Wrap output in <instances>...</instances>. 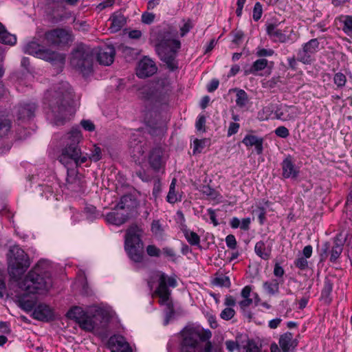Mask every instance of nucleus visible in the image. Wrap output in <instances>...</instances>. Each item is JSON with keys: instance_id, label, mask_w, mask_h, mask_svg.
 I'll return each mask as SVG.
<instances>
[{"instance_id": "nucleus-60", "label": "nucleus", "mask_w": 352, "mask_h": 352, "mask_svg": "<svg viewBox=\"0 0 352 352\" xmlns=\"http://www.w3.org/2000/svg\"><path fill=\"white\" fill-rule=\"evenodd\" d=\"M239 128V125L237 123L232 122L230 123L228 131V135L231 136L235 133H237Z\"/></svg>"}, {"instance_id": "nucleus-40", "label": "nucleus", "mask_w": 352, "mask_h": 352, "mask_svg": "<svg viewBox=\"0 0 352 352\" xmlns=\"http://www.w3.org/2000/svg\"><path fill=\"white\" fill-rule=\"evenodd\" d=\"M342 22L344 24L342 28L343 31L347 34L351 35L352 34V16H344Z\"/></svg>"}, {"instance_id": "nucleus-17", "label": "nucleus", "mask_w": 352, "mask_h": 352, "mask_svg": "<svg viewBox=\"0 0 352 352\" xmlns=\"http://www.w3.org/2000/svg\"><path fill=\"white\" fill-rule=\"evenodd\" d=\"M116 50L112 45L100 48L97 53V59L100 64L110 65L114 60Z\"/></svg>"}, {"instance_id": "nucleus-24", "label": "nucleus", "mask_w": 352, "mask_h": 352, "mask_svg": "<svg viewBox=\"0 0 352 352\" xmlns=\"http://www.w3.org/2000/svg\"><path fill=\"white\" fill-rule=\"evenodd\" d=\"M279 345L283 352H289L297 346V342L293 338V334L286 332L280 336Z\"/></svg>"}, {"instance_id": "nucleus-7", "label": "nucleus", "mask_w": 352, "mask_h": 352, "mask_svg": "<svg viewBox=\"0 0 352 352\" xmlns=\"http://www.w3.org/2000/svg\"><path fill=\"white\" fill-rule=\"evenodd\" d=\"M142 230L136 225L130 226L125 234L124 248L130 258L140 263L143 258V243L140 239Z\"/></svg>"}, {"instance_id": "nucleus-41", "label": "nucleus", "mask_w": 352, "mask_h": 352, "mask_svg": "<svg viewBox=\"0 0 352 352\" xmlns=\"http://www.w3.org/2000/svg\"><path fill=\"white\" fill-rule=\"evenodd\" d=\"M213 283L221 287H229L230 286V278L228 276L225 275H221L216 277L213 280Z\"/></svg>"}, {"instance_id": "nucleus-49", "label": "nucleus", "mask_w": 352, "mask_h": 352, "mask_svg": "<svg viewBox=\"0 0 352 352\" xmlns=\"http://www.w3.org/2000/svg\"><path fill=\"white\" fill-rule=\"evenodd\" d=\"M146 252L150 256H160L161 250L153 245H149L146 248Z\"/></svg>"}, {"instance_id": "nucleus-61", "label": "nucleus", "mask_w": 352, "mask_h": 352, "mask_svg": "<svg viewBox=\"0 0 352 352\" xmlns=\"http://www.w3.org/2000/svg\"><path fill=\"white\" fill-rule=\"evenodd\" d=\"M199 336H200V341L204 342L206 340H208L211 336L212 333L209 330L204 331H199Z\"/></svg>"}, {"instance_id": "nucleus-54", "label": "nucleus", "mask_w": 352, "mask_h": 352, "mask_svg": "<svg viewBox=\"0 0 352 352\" xmlns=\"http://www.w3.org/2000/svg\"><path fill=\"white\" fill-rule=\"evenodd\" d=\"M151 230L155 234H160L162 232V228L160 221L155 220L151 224Z\"/></svg>"}, {"instance_id": "nucleus-4", "label": "nucleus", "mask_w": 352, "mask_h": 352, "mask_svg": "<svg viewBox=\"0 0 352 352\" xmlns=\"http://www.w3.org/2000/svg\"><path fill=\"white\" fill-rule=\"evenodd\" d=\"M104 315V311L98 306H91L86 311L81 307H74L67 314L69 318L75 320L80 328L87 331L98 327Z\"/></svg>"}, {"instance_id": "nucleus-18", "label": "nucleus", "mask_w": 352, "mask_h": 352, "mask_svg": "<svg viewBox=\"0 0 352 352\" xmlns=\"http://www.w3.org/2000/svg\"><path fill=\"white\" fill-rule=\"evenodd\" d=\"M130 217L127 212L120 210L117 208V206H116L113 211L106 214V220L109 223L120 226L126 222Z\"/></svg>"}, {"instance_id": "nucleus-56", "label": "nucleus", "mask_w": 352, "mask_h": 352, "mask_svg": "<svg viewBox=\"0 0 352 352\" xmlns=\"http://www.w3.org/2000/svg\"><path fill=\"white\" fill-rule=\"evenodd\" d=\"M206 118L204 116H199L196 121L195 126L198 131H204Z\"/></svg>"}, {"instance_id": "nucleus-33", "label": "nucleus", "mask_w": 352, "mask_h": 352, "mask_svg": "<svg viewBox=\"0 0 352 352\" xmlns=\"http://www.w3.org/2000/svg\"><path fill=\"white\" fill-rule=\"evenodd\" d=\"M333 289V283L329 279L326 278L324 281V286L322 289L321 296L327 302H331L330 296Z\"/></svg>"}, {"instance_id": "nucleus-1", "label": "nucleus", "mask_w": 352, "mask_h": 352, "mask_svg": "<svg viewBox=\"0 0 352 352\" xmlns=\"http://www.w3.org/2000/svg\"><path fill=\"white\" fill-rule=\"evenodd\" d=\"M82 140V135L78 128H73L63 137V147L59 157V161L66 167L72 164L77 167L87 162L89 158L91 161L98 162L102 156V149L94 144L90 150L89 156L82 155L78 144Z\"/></svg>"}, {"instance_id": "nucleus-31", "label": "nucleus", "mask_w": 352, "mask_h": 352, "mask_svg": "<svg viewBox=\"0 0 352 352\" xmlns=\"http://www.w3.org/2000/svg\"><path fill=\"white\" fill-rule=\"evenodd\" d=\"M16 42V36L8 32L3 25L0 23V43L8 45H14Z\"/></svg>"}, {"instance_id": "nucleus-32", "label": "nucleus", "mask_w": 352, "mask_h": 352, "mask_svg": "<svg viewBox=\"0 0 352 352\" xmlns=\"http://www.w3.org/2000/svg\"><path fill=\"white\" fill-rule=\"evenodd\" d=\"M126 341L125 338L120 335H115L111 336L109 340V345L112 352H116V351L121 347Z\"/></svg>"}, {"instance_id": "nucleus-38", "label": "nucleus", "mask_w": 352, "mask_h": 352, "mask_svg": "<svg viewBox=\"0 0 352 352\" xmlns=\"http://www.w3.org/2000/svg\"><path fill=\"white\" fill-rule=\"evenodd\" d=\"M175 185H176V179L174 177L173 179L172 180L170 185L169 192L166 197L167 201L170 204H175L178 200L177 194L175 193Z\"/></svg>"}, {"instance_id": "nucleus-48", "label": "nucleus", "mask_w": 352, "mask_h": 352, "mask_svg": "<svg viewBox=\"0 0 352 352\" xmlns=\"http://www.w3.org/2000/svg\"><path fill=\"white\" fill-rule=\"evenodd\" d=\"M155 18V15L151 12H144L142 15V21L144 24L152 23Z\"/></svg>"}, {"instance_id": "nucleus-59", "label": "nucleus", "mask_w": 352, "mask_h": 352, "mask_svg": "<svg viewBox=\"0 0 352 352\" xmlns=\"http://www.w3.org/2000/svg\"><path fill=\"white\" fill-rule=\"evenodd\" d=\"M252 298H245L239 302V305L243 311H245L246 308H248L252 304Z\"/></svg>"}, {"instance_id": "nucleus-22", "label": "nucleus", "mask_w": 352, "mask_h": 352, "mask_svg": "<svg viewBox=\"0 0 352 352\" xmlns=\"http://www.w3.org/2000/svg\"><path fill=\"white\" fill-rule=\"evenodd\" d=\"M166 156L160 148L153 149L149 156V164L155 170L164 166Z\"/></svg>"}, {"instance_id": "nucleus-42", "label": "nucleus", "mask_w": 352, "mask_h": 352, "mask_svg": "<svg viewBox=\"0 0 352 352\" xmlns=\"http://www.w3.org/2000/svg\"><path fill=\"white\" fill-rule=\"evenodd\" d=\"M334 83L338 87H342L346 82V76L342 73H336L333 78Z\"/></svg>"}, {"instance_id": "nucleus-46", "label": "nucleus", "mask_w": 352, "mask_h": 352, "mask_svg": "<svg viewBox=\"0 0 352 352\" xmlns=\"http://www.w3.org/2000/svg\"><path fill=\"white\" fill-rule=\"evenodd\" d=\"M246 352H260V349L257 344L253 342L248 340L247 344L243 346Z\"/></svg>"}, {"instance_id": "nucleus-27", "label": "nucleus", "mask_w": 352, "mask_h": 352, "mask_svg": "<svg viewBox=\"0 0 352 352\" xmlns=\"http://www.w3.org/2000/svg\"><path fill=\"white\" fill-rule=\"evenodd\" d=\"M111 25L109 30L111 32H117L125 25L126 19L124 15L121 14H114L110 19Z\"/></svg>"}, {"instance_id": "nucleus-28", "label": "nucleus", "mask_w": 352, "mask_h": 352, "mask_svg": "<svg viewBox=\"0 0 352 352\" xmlns=\"http://www.w3.org/2000/svg\"><path fill=\"white\" fill-rule=\"evenodd\" d=\"M254 251L259 257L267 260L270 257L272 249L270 246L266 245L263 241H259L255 245Z\"/></svg>"}, {"instance_id": "nucleus-20", "label": "nucleus", "mask_w": 352, "mask_h": 352, "mask_svg": "<svg viewBox=\"0 0 352 352\" xmlns=\"http://www.w3.org/2000/svg\"><path fill=\"white\" fill-rule=\"evenodd\" d=\"M34 318L41 321H49L53 319L54 315L51 308L45 304L38 305L34 310Z\"/></svg>"}, {"instance_id": "nucleus-13", "label": "nucleus", "mask_w": 352, "mask_h": 352, "mask_svg": "<svg viewBox=\"0 0 352 352\" xmlns=\"http://www.w3.org/2000/svg\"><path fill=\"white\" fill-rule=\"evenodd\" d=\"M319 50V42L313 38L305 43L298 52L297 59L304 64H310L314 60V55Z\"/></svg>"}, {"instance_id": "nucleus-29", "label": "nucleus", "mask_w": 352, "mask_h": 352, "mask_svg": "<svg viewBox=\"0 0 352 352\" xmlns=\"http://www.w3.org/2000/svg\"><path fill=\"white\" fill-rule=\"evenodd\" d=\"M12 123L8 115L0 111V138L6 135L11 129Z\"/></svg>"}, {"instance_id": "nucleus-57", "label": "nucleus", "mask_w": 352, "mask_h": 352, "mask_svg": "<svg viewBox=\"0 0 352 352\" xmlns=\"http://www.w3.org/2000/svg\"><path fill=\"white\" fill-rule=\"evenodd\" d=\"M81 126L83 127V129L88 131H93L95 130V126L94 123L90 120H82Z\"/></svg>"}, {"instance_id": "nucleus-37", "label": "nucleus", "mask_w": 352, "mask_h": 352, "mask_svg": "<svg viewBox=\"0 0 352 352\" xmlns=\"http://www.w3.org/2000/svg\"><path fill=\"white\" fill-rule=\"evenodd\" d=\"M248 102V97L246 92L243 89H239L236 92V104L239 107H244Z\"/></svg>"}, {"instance_id": "nucleus-44", "label": "nucleus", "mask_w": 352, "mask_h": 352, "mask_svg": "<svg viewBox=\"0 0 352 352\" xmlns=\"http://www.w3.org/2000/svg\"><path fill=\"white\" fill-rule=\"evenodd\" d=\"M294 265L296 267L302 270L308 268V261L307 258L303 256H300L296 258L294 261Z\"/></svg>"}, {"instance_id": "nucleus-51", "label": "nucleus", "mask_w": 352, "mask_h": 352, "mask_svg": "<svg viewBox=\"0 0 352 352\" xmlns=\"http://www.w3.org/2000/svg\"><path fill=\"white\" fill-rule=\"evenodd\" d=\"M274 54V51L272 49L258 48L256 56L258 57L271 56Z\"/></svg>"}, {"instance_id": "nucleus-30", "label": "nucleus", "mask_w": 352, "mask_h": 352, "mask_svg": "<svg viewBox=\"0 0 352 352\" xmlns=\"http://www.w3.org/2000/svg\"><path fill=\"white\" fill-rule=\"evenodd\" d=\"M283 176H296L298 171L290 158H286L282 163Z\"/></svg>"}, {"instance_id": "nucleus-2", "label": "nucleus", "mask_w": 352, "mask_h": 352, "mask_svg": "<svg viewBox=\"0 0 352 352\" xmlns=\"http://www.w3.org/2000/svg\"><path fill=\"white\" fill-rule=\"evenodd\" d=\"M50 263L40 260L19 283V287L28 294H44L52 286Z\"/></svg>"}, {"instance_id": "nucleus-53", "label": "nucleus", "mask_w": 352, "mask_h": 352, "mask_svg": "<svg viewBox=\"0 0 352 352\" xmlns=\"http://www.w3.org/2000/svg\"><path fill=\"white\" fill-rule=\"evenodd\" d=\"M225 344L226 349L230 352H233L234 351L240 349V345L239 343L233 340H227Z\"/></svg>"}, {"instance_id": "nucleus-15", "label": "nucleus", "mask_w": 352, "mask_h": 352, "mask_svg": "<svg viewBox=\"0 0 352 352\" xmlns=\"http://www.w3.org/2000/svg\"><path fill=\"white\" fill-rule=\"evenodd\" d=\"M138 204L139 203L134 195L127 194L121 197L116 206L118 209L127 212L131 216L138 206Z\"/></svg>"}, {"instance_id": "nucleus-35", "label": "nucleus", "mask_w": 352, "mask_h": 352, "mask_svg": "<svg viewBox=\"0 0 352 352\" xmlns=\"http://www.w3.org/2000/svg\"><path fill=\"white\" fill-rule=\"evenodd\" d=\"M264 289L270 294L274 295L279 292V283L277 280H272L263 283Z\"/></svg>"}, {"instance_id": "nucleus-63", "label": "nucleus", "mask_w": 352, "mask_h": 352, "mask_svg": "<svg viewBox=\"0 0 352 352\" xmlns=\"http://www.w3.org/2000/svg\"><path fill=\"white\" fill-rule=\"evenodd\" d=\"M219 86V80L217 79H213L210 81L209 85L207 87V89L209 92H212L217 89Z\"/></svg>"}, {"instance_id": "nucleus-52", "label": "nucleus", "mask_w": 352, "mask_h": 352, "mask_svg": "<svg viewBox=\"0 0 352 352\" xmlns=\"http://www.w3.org/2000/svg\"><path fill=\"white\" fill-rule=\"evenodd\" d=\"M226 243L227 246L229 248H230L232 250L236 249L237 243H236V238L234 235H232V234L228 235L226 238Z\"/></svg>"}, {"instance_id": "nucleus-64", "label": "nucleus", "mask_w": 352, "mask_h": 352, "mask_svg": "<svg viewBox=\"0 0 352 352\" xmlns=\"http://www.w3.org/2000/svg\"><path fill=\"white\" fill-rule=\"evenodd\" d=\"M284 272L283 268L279 264L276 263L274 266V274L277 277H282Z\"/></svg>"}, {"instance_id": "nucleus-21", "label": "nucleus", "mask_w": 352, "mask_h": 352, "mask_svg": "<svg viewBox=\"0 0 352 352\" xmlns=\"http://www.w3.org/2000/svg\"><path fill=\"white\" fill-rule=\"evenodd\" d=\"M344 239L345 238L342 236V234H339L336 236L333 242V245L332 246L329 252V260L331 263H336L338 259L339 258L343 250Z\"/></svg>"}, {"instance_id": "nucleus-12", "label": "nucleus", "mask_w": 352, "mask_h": 352, "mask_svg": "<svg viewBox=\"0 0 352 352\" xmlns=\"http://www.w3.org/2000/svg\"><path fill=\"white\" fill-rule=\"evenodd\" d=\"M45 38L48 43L56 46L64 45L73 41L71 32L63 28H57L47 32Z\"/></svg>"}, {"instance_id": "nucleus-58", "label": "nucleus", "mask_w": 352, "mask_h": 352, "mask_svg": "<svg viewBox=\"0 0 352 352\" xmlns=\"http://www.w3.org/2000/svg\"><path fill=\"white\" fill-rule=\"evenodd\" d=\"M252 287L250 285H247L244 287L241 292V296L243 298V299L245 298H251V293H252Z\"/></svg>"}, {"instance_id": "nucleus-3", "label": "nucleus", "mask_w": 352, "mask_h": 352, "mask_svg": "<svg viewBox=\"0 0 352 352\" xmlns=\"http://www.w3.org/2000/svg\"><path fill=\"white\" fill-rule=\"evenodd\" d=\"M72 97V89L67 82H59L46 93L45 99L48 102L56 125L63 124L67 119L66 104H69Z\"/></svg>"}, {"instance_id": "nucleus-16", "label": "nucleus", "mask_w": 352, "mask_h": 352, "mask_svg": "<svg viewBox=\"0 0 352 352\" xmlns=\"http://www.w3.org/2000/svg\"><path fill=\"white\" fill-rule=\"evenodd\" d=\"M299 113V110L294 106H281L275 110L274 118L282 121L294 120Z\"/></svg>"}, {"instance_id": "nucleus-19", "label": "nucleus", "mask_w": 352, "mask_h": 352, "mask_svg": "<svg viewBox=\"0 0 352 352\" xmlns=\"http://www.w3.org/2000/svg\"><path fill=\"white\" fill-rule=\"evenodd\" d=\"M211 179L209 182L206 179H204V184H200L197 189L204 195H206L208 199L217 201V203L222 201V196L221 194L210 186Z\"/></svg>"}, {"instance_id": "nucleus-14", "label": "nucleus", "mask_w": 352, "mask_h": 352, "mask_svg": "<svg viewBox=\"0 0 352 352\" xmlns=\"http://www.w3.org/2000/svg\"><path fill=\"white\" fill-rule=\"evenodd\" d=\"M155 63L147 57L142 58L138 63L136 74L140 78H146L153 75L157 72Z\"/></svg>"}, {"instance_id": "nucleus-9", "label": "nucleus", "mask_w": 352, "mask_h": 352, "mask_svg": "<svg viewBox=\"0 0 352 352\" xmlns=\"http://www.w3.org/2000/svg\"><path fill=\"white\" fill-rule=\"evenodd\" d=\"M167 284L172 287H175L177 286V281L175 278L167 277L164 274H162L160 276L159 285L155 292L160 298L159 302L162 305H164L166 309L165 325L168 323L170 318L174 314L173 302L170 298V290L168 288Z\"/></svg>"}, {"instance_id": "nucleus-47", "label": "nucleus", "mask_w": 352, "mask_h": 352, "mask_svg": "<svg viewBox=\"0 0 352 352\" xmlns=\"http://www.w3.org/2000/svg\"><path fill=\"white\" fill-rule=\"evenodd\" d=\"M275 134L280 138H286L289 136V130L284 126L277 127L274 131Z\"/></svg>"}, {"instance_id": "nucleus-5", "label": "nucleus", "mask_w": 352, "mask_h": 352, "mask_svg": "<svg viewBox=\"0 0 352 352\" xmlns=\"http://www.w3.org/2000/svg\"><path fill=\"white\" fill-rule=\"evenodd\" d=\"M181 43L173 38L169 32H166L156 46V51L160 59L166 64L168 68L173 71L177 68L175 52L180 48Z\"/></svg>"}, {"instance_id": "nucleus-50", "label": "nucleus", "mask_w": 352, "mask_h": 352, "mask_svg": "<svg viewBox=\"0 0 352 352\" xmlns=\"http://www.w3.org/2000/svg\"><path fill=\"white\" fill-rule=\"evenodd\" d=\"M262 15V6L260 3L257 2L254 5L253 10V19L254 21H258L261 19Z\"/></svg>"}, {"instance_id": "nucleus-11", "label": "nucleus", "mask_w": 352, "mask_h": 352, "mask_svg": "<svg viewBox=\"0 0 352 352\" xmlns=\"http://www.w3.org/2000/svg\"><path fill=\"white\" fill-rule=\"evenodd\" d=\"M182 352H199V331L193 328L185 329L182 333Z\"/></svg>"}, {"instance_id": "nucleus-36", "label": "nucleus", "mask_w": 352, "mask_h": 352, "mask_svg": "<svg viewBox=\"0 0 352 352\" xmlns=\"http://www.w3.org/2000/svg\"><path fill=\"white\" fill-rule=\"evenodd\" d=\"M19 306L26 311H32L35 305L36 301L33 298H20L19 300Z\"/></svg>"}, {"instance_id": "nucleus-43", "label": "nucleus", "mask_w": 352, "mask_h": 352, "mask_svg": "<svg viewBox=\"0 0 352 352\" xmlns=\"http://www.w3.org/2000/svg\"><path fill=\"white\" fill-rule=\"evenodd\" d=\"M235 311L232 307L225 308L221 313L220 316L222 319L228 320L234 317Z\"/></svg>"}, {"instance_id": "nucleus-10", "label": "nucleus", "mask_w": 352, "mask_h": 352, "mask_svg": "<svg viewBox=\"0 0 352 352\" xmlns=\"http://www.w3.org/2000/svg\"><path fill=\"white\" fill-rule=\"evenodd\" d=\"M24 52L53 63H59L63 64L65 60V54L50 50L43 49L42 46L35 41L28 43L24 48Z\"/></svg>"}, {"instance_id": "nucleus-26", "label": "nucleus", "mask_w": 352, "mask_h": 352, "mask_svg": "<svg viewBox=\"0 0 352 352\" xmlns=\"http://www.w3.org/2000/svg\"><path fill=\"white\" fill-rule=\"evenodd\" d=\"M36 107L34 104H25L17 108V117L19 120H28L34 116Z\"/></svg>"}, {"instance_id": "nucleus-25", "label": "nucleus", "mask_w": 352, "mask_h": 352, "mask_svg": "<svg viewBox=\"0 0 352 352\" xmlns=\"http://www.w3.org/2000/svg\"><path fill=\"white\" fill-rule=\"evenodd\" d=\"M242 142L248 148L254 147L257 154L262 153L263 139L253 135H247Z\"/></svg>"}, {"instance_id": "nucleus-23", "label": "nucleus", "mask_w": 352, "mask_h": 352, "mask_svg": "<svg viewBox=\"0 0 352 352\" xmlns=\"http://www.w3.org/2000/svg\"><path fill=\"white\" fill-rule=\"evenodd\" d=\"M267 34L274 42L285 43L289 40V36L274 24L267 26Z\"/></svg>"}, {"instance_id": "nucleus-45", "label": "nucleus", "mask_w": 352, "mask_h": 352, "mask_svg": "<svg viewBox=\"0 0 352 352\" xmlns=\"http://www.w3.org/2000/svg\"><path fill=\"white\" fill-rule=\"evenodd\" d=\"M183 21L184 24L180 28L181 36H184L192 28V25L189 19L186 21L184 20Z\"/></svg>"}, {"instance_id": "nucleus-6", "label": "nucleus", "mask_w": 352, "mask_h": 352, "mask_svg": "<svg viewBox=\"0 0 352 352\" xmlns=\"http://www.w3.org/2000/svg\"><path fill=\"white\" fill-rule=\"evenodd\" d=\"M8 272L17 280L30 265L28 255L18 245L12 246L8 254Z\"/></svg>"}, {"instance_id": "nucleus-55", "label": "nucleus", "mask_w": 352, "mask_h": 352, "mask_svg": "<svg viewBox=\"0 0 352 352\" xmlns=\"http://www.w3.org/2000/svg\"><path fill=\"white\" fill-rule=\"evenodd\" d=\"M254 212L258 216L260 223L263 224L265 220V210L259 207L257 210H254Z\"/></svg>"}, {"instance_id": "nucleus-8", "label": "nucleus", "mask_w": 352, "mask_h": 352, "mask_svg": "<svg viewBox=\"0 0 352 352\" xmlns=\"http://www.w3.org/2000/svg\"><path fill=\"white\" fill-rule=\"evenodd\" d=\"M94 52L92 48L80 44L73 51L71 58L72 65L78 69L84 76L92 71Z\"/></svg>"}, {"instance_id": "nucleus-62", "label": "nucleus", "mask_w": 352, "mask_h": 352, "mask_svg": "<svg viewBox=\"0 0 352 352\" xmlns=\"http://www.w3.org/2000/svg\"><path fill=\"white\" fill-rule=\"evenodd\" d=\"M162 252L167 257H170L173 259H174L175 258V256H176L175 252L172 248H164L162 249Z\"/></svg>"}, {"instance_id": "nucleus-39", "label": "nucleus", "mask_w": 352, "mask_h": 352, "mask_svg": "<svg viewBox=\"0 0 352 352\" xmlns=\"http://www.w3.org/2000/svg\"><path fill=\"white\" fill-rule=\"evenodd\" d=\"M184 236L188 241V242L192 245H199L200 243V238L199 235L192 231H186L184 232Z\"/></svg>"}, {"instance_id": "nucleus-34", "label": "nucleus", "mask_w": 352, "mask_h": 352, "mask_svg": "<svg viewBox=\"0 0 352 352\" xmlns=\"http://www.w3.org/2000/svg\"><path fill=\"white\" fill-rule=\"evenodd\" d=\"M267 63L268 61L265 58L258 59L254 62L249 70L245 71V74H255L257 72L262 71L267 67Z\"/></svg>"}]
</instances>
